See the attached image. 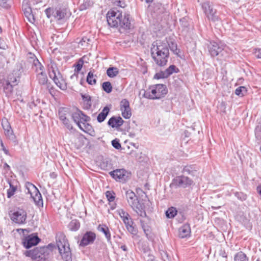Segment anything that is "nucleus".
<instances>
[{
  "label": "nucleus",
  "mask_w": 261,
  "mask_h": 261,
  "mask_svg": "<svg viewBox=\"0 0 261 261\" xmlns=\"http://www.w3.org/2000/svg\"><path fill=\"white\" fill-rule=\"evenodd\" d=\"M90 41V39L87 37H83L79 42V44L81 45L82 46H85L86 44H88V42Z\"/></svg>",
  "instance_id": "nucleus-56"
},
{
  "label": "nucleus",
  "mask_w": 261,
  "mask_h": 261,
  "mask_svg": "<svg viewBox=\"0 0 261 261\" xmlns=\"http://www.w3.org/2000/svg\"><path fill=\"white\" fill-rule=\"evenodd\" d=\"M10 188L7 190V197L11 198L15 193L17 190V187L14 186L11 181H8Z\"/></svg>",
  "instance_id": "nucleus-38"
},
{
  "label": "nucleus",
  "mask_w": 261,
  "mask_h": 261,
  "mask_svg": "<svg viewBox=\"0 0 261 261\" xmlns=\"http://www.w3.org/2000/svg\"><path fill=\"white\" fill-rule=\"evenodd\" d=\"M57 246L64 261H72V253L69 244L62 232H58L56 237Z\"/></svg>",
  "instance_id": "nucleus-2"
},
{
  "label": "nucleus",
  "mask_w": 261,
  "mask_h": 261,
  "mask_svg": "<svg viewBox=\"0 0 261 261\" xmlns=\"http://www.w3.org/2000/svg\"><path fill=\"white\" fill-rule=\"evenodd\" d=\"M202 8L208 20L214 22L219 20V17L216 15V10L213 9L209 2L203 3Z\"/></svg>",
  "instance_id": "nucleus-15"
},
{
  "label": "nucleus",
  "mask_w": 261,
  "mask_h": 261,
  "mask_svg": "<svg viewBox=\"0 0 261 261\" xmlns=\"http://www.w3.org/2000/svg\"><path fill=\"white\" fill-rule=\"evenodd\" d=\"M102 88L107 93H110L112 91V86L110 82H105L102 84Z\"/></svg>",
  "instance_id": "nucleus-41"
},
{
  "label": "nucleus",
  "mask_w": 261,
  "mask_h": 261,
  "mask_svg": "<svg viewBox=\"0 0 261 261\" xmlns=\"http://www.w3.org/2000/svg\"><path fill=\"white\" fill-rule=\"evenodd\" d=\"M130 108L129 107V101L126 99H123L120 102V110Z\"/></svg>",
  "instance_id": "nucleus-50"
},
{
  "label": "nucleus",
  "mask_w": 261,
  "mask_h": 261,
  "mask_svg": "<svg viewBox=\"0 0 261 261\" xmlns=\"http://www.w3.org/2000/svg\"><path fill=\"white\" fill-rule=\"evenodd\" d=\"M257 191L258 194L261 196V185L257 187Z\"/></svg>",
  "instance_id": "nucleus-64"
},
{
  "label": "nucleus",
  "mask_w": 261,
  "mask_h": 261,
  "mask_svg": "<svg viewBox=\"0 0 261 261\" xmlns=\"http://www.w3.org/2000/svg\"><path fill=\"white\" fill-rule=\"evenodd\" d=\"M119 73L117 68L114 67H109L107 71V74L110 77H114Z\"/></svg>",
  "instance_id": "nucleus-36"
},
{
  "label": "nucleus",
  "mask_w": 261,
  "mask_h": 261,
  "mask_svg": "<svg viewBox=\"0 0 261 261\" xmlns=\"http://www.w3.org/2000/svg\"><path fill=\"white\" fill-rule=\"evenodd\" d=\"M93 4V0H84L83 3L79 7V10L80 11L85 10L92 7Z\"/></svg>",
  "instance_id": "nucleus-34"
},
{
  "label": "nucleus",
  "mask_w": 261,
  "mask_h": 261,
  "mask_svg": "<svg viewBox=\"0 0 261 261\" xmlns=\"http://www.w3.org/2000/svg\"><path fill=\"white\" fill-rule=\"evenodd\" d=\"M121 114L123 118L125 119H129L132 116L131 109L128 108L124 109H121Z\"/></svg>",
  "instance_id": "nucleus-44"
},
{
  "label": "nucleus",
  "mask_w": 261,
  "mask_h": 261,
  "mask_svg": "<svg viewBox=\"0 0 261 261\" xmlns=\"http://www.w3.org/2000/svg\"><path fill=\"white\" fill-rule=\"evenodd\" d=\"M106 196L110 203L113 202L115 198V193L113 191H107L106 192Z\"/></svg>",
  "instance_id": "nucleus-43"
},
{
  "label": "nucleus",
  "mask_w": 261,
  "mask_h": 261,
  "mask_svg": "<svg viewBox=\"0 0 261 261\" xmlns=\"http://www.w3.org/2000/svg\"><path fill=\"white\" fill-rule=\"evenodd\" d=\"M191 228L189 224H184L179 229V236L181 238H185L189 236Z\"/></svg>",
  "instance_id": "nucleus-24"
},
{
  "label": "nucleus",
  "mask_w": 261,
  "mask_h": 261,
  "mask_svg": "<svg viewBox=\"0 0 261 261\" xmlns=\"http://www.w3.org/2000/svg\"><path fill=\"white\" fill-rule=\"evenodd\" d=\"M22 10L25 16L27 18L28 21L31 23H33L35 21V18L33 14H32L31 8L28 6L27 4H23Z\"/></svg>",
  "instance_id": "nucleus-23"
},
{
  "label": "nucleus",
  "mask_w": 261,
  "mask_h": 261,
  "mask_svg": "<svg viewBox=\"0 0 261 261\" xmlns=\"http://www.w3.org/2000/svg\"><path fill=\"white\" fill-rule=\"evenodd\" d=\"M38 72H36L37 73L36 78L37 80L40 85H46L48 88L49 86H48V79L45 72L44 71V66H43L42 68L40 67H38Z\"/></svg>",
  "instance_id": "nucleus-20"
},
{
  "label": "nucleus",
  "mask_w": 261,
  "mask_h": 261,
  "mask_svg": "<svg viewBox=\"0 0 261 261\" xmlns=\"http://www.w3.org/2000/svg\"><path fill=\"white\" fill-rule=\"evenodd\" d=\"M12 0H0V6L5 9H9L11 7Z\"/></svg>",
  "instance_id": "nucleus-40"
},
{
  "label": "nucleus",
  "mask_w": 261,
  "mask_h": 261,
  "mask_svg": "<svg viewBox=\"0 0 261 261\" xmlns=\"http://www.w3.org/2000/svg\"><path fill=\"white\" fill-rule=\"evenodd\" d=\"M5 134L9 139L15 141V136L13 133L12 128L8 130L5 131Z\"/></svg>",
  "instance_id": "nucleus-47"
},
{
  "label": "nucleus",
  "mask_w": 261,
  "mask_h": 261,
  "mask_svg": "<svg viewBox=\"0 0 261 261\" xmlns=\"http://www.w3.org/2000/svg\"><path fill=\"white\" fill-rule=\"evenodd\" d=\"M41 241L37 234L32 233L25 237L23 240L22 244L23 246L29 249L34 246L37 245Z\"/></svg>",
  "instance_id": "nucleus-16"
},
{
  "label": "nucleus",
  "mask_w": 261,
  "mask_h": 261,
  "mask_svg": "<svg viewBox=\"0 0 261 261\" xmlns=\"http://www.w3.org/2000/svg\"><path fill=\"white\" fill-rule=\"evenodd\" d=\"M72 118L79 127L81 126L84 122H89L91 119L90 117L87 116L82 111L79 110H77L72 114Z\"/></svg>",
  "instance_id": "nucleus-17"
},
{
  "label": "nucleus",
  "mask_w": 261,
  "mask_h": 261,
  "mask_svg": "<svg viewBox=\"0 0 261 261\" xmlns=\"http://www.w3.org/2000/svg\"><path fill=\"white\" fill-rule=\"evenodd\" d=\"M67 13V8L63 4H59L56 7H49L45 10V13L48 18L53 17L56 20L64 19Z\"/></svg>",
  "instance_id": "nucleus-4"
},
{
  "label": "nucleus",
  "mask_w": 261,
  "mask_h": 261,
  "mask_svg": "<svg viewBox=\"0 0 261 261\" xmlns=\"http://www.w3.org/2000/svg\"><path fill=\"white\" fill-rule=\"evenodd\" d=\"M15 69L17 70V72H15V74L17 75V77H19V75L23 71L22 65L21 63L16 64Z\"/></svg>",
  "instance_id": "nucleus-51"
},
{
  "label": "nucleus",
  "mask_w": 261,
  "mask_h": 261,
  "mask_svg": "<svg viewBox=\"0 0 261 261\" xmlns=\"http://www.w3.org/2000/svg\"><path fill=\"white\" fill-rule=\"evenodd\" d=\"M96 239V234L91 231H87L83 236L80 242L79 246L85 247L89 245L92 244Z\"/></svg>",
  "instance_id": "nucleus-18"
},
{
  "label": "nucleus",
  "mask_w": 261,
  "mask_h": 261,
  "mask_svg": "<svg viewBox=\"0 0 261 261\" xmlns=\"http://www.w3.org/2000/svg\"><path fill=\"white\" fill-rule=\"evenodd\" d=\"M13 74H10L8 79L0 80V89L2 90L7 97L10 96L13 92L14 86L18 84V80L16 77L13 79Z\"/></svg>",
  "instance_id": "nucleus-6"
},
{
  "label": "nucleus",
  "mask_w": 261,
  "mask_h": 261,
  "mask_svg": "<svg viewBox=\"0 0 261 261\" xmlns=\"http://www.w3.org/2000/svg\"><path fill=\"white\" fill-rule=\"evenodd\" d=\"M125 195L128 204L133 209H135L136 205L139 204L138 198L135 193L132 190H128L126 192Z\"/></svg>",
  "instance_id": "nucleus-19"
},
{
  "label": "nucleus",
  "mask_w": 261,
  "mask_h": 261,
  "mask_svg": "<svg viewBox=\"0 0 261 261\" xmlns=\"http://www.w3.org/2000/svg\"><path fill=\"white\" fill-rule=\"evenodd\" d=\"M141 206L138 204V205H136V208L135 209H133L140 216L142 217H146V212L143 210L141 207Z\"/></svg>",
  "instance_id": "nucleus-45"
},
{
  "label": "nucleus",
  "mask_w": 261,
  "mask_h": 261,
  "mask_svg": "<svg viewBox=\"0 0 261 261\" xmlns=\"http://www.w3.org/2000/svg\"><path fill=\"white\" fill-rule=\"evenodd\" d=\"M117 213L125 224L127 230L133 234H136L137 230L133 226L134 222L129 215L123 209L117 210Z\"/></svg>",
  "instance_id": "nucleus-12"
},
{
  "label": "nucleus",
  "mask_w": 261,
  "mask_h": 261,
  "mask_svg": "<svg viewBox=\"0 0 261 261\" xmlns=\"http://www.w3.org/2000/svg\"><path fill=\"white\" fill-rule=\"evenodd\" d=\"M110 109L108 107L106 106L103 108L102 111L98 115L97 120L98 122L101 123L106 119L107 116L109 114Z\"/></svg>",
  "instance_id": "nucleus-29"
},
{
  "label": "nucleus",
  "mask_w": 261,
  "mask_h": 261,
  "mask_svg": "<svg viewBox=\"0 0 261 261\" xmlns=\"http://www.w3.org/2000/svg\"><path fill=\"white\" fill-rule=\"evenodd\" d=\"M124 122L120 116H113L108 120V125L113 128L117 129L123 125Z\"/></svg>",
  "instance_id": "nucleus-21"
},
{
  "label": "nucleus",
  "mask_w": 261,
  "mask_h": 261,
  "mask_svg": "<svg viewBox=\"0 0 261 261\" xmlns=\"http://www.w3.org/2000/svg\"><path fill=\"white\" fill-rule=\"evenodd\" d=\"M11 219L12 221L19 225L25 224L27 213L23 209L18 208L11 214Z\"/></svg>",
  "instance_id": "nucleus-14"
},
{
  "label": "nucleus",
  "mask_w": 261,
  "mask_h": 261,
  "mask_svg": "<svg viewBox=\"0 0 261 261\" xmlns=\"http://www.w3.org/2000/svg\"><path fill=\"white\" fill-rule=\"evenodd\" d=\"M68 109L66 108H60L58 111L59 119L62 121L65 119L66 114L68 113Z\"/></svg>",
  "instance_id": "nucleus-39"
},
{
  "label": "nucleus",
  "mask_w": 261,
  "mask_h": 261,
  "mask_svg": "<svg viewBox=\"0 0 261 261\" xmlns=\"http://www.w3.org/2000/svg\"><path fill=\"white\" fill-rule=\"evenodd\" d=\"M255 135L256 138L261 139V124L256 126L255 129Z\"/></svg>",
  "instance_id": "nucleus-53"
},
{
  "label": "nucleus",
  "mask_w": 261,
  "mask_h": 261,
  "mask_svg": "<svg viewBox=\"0 0 261 261\" xmlns=\"http://www.w3.org/2000/svg\"><path fill=\"white\" fill-rule=\"evenodd\" d=\"M149 258L146 261H157L155 260V257L152 255H149Z\"/></svg>",
  "instance_id": "nucleus-61"
},
{
  "label": "nucleus",
  "mask_w": 261,
  "mask_h": 261,
  "mask_svg": "<svg viewBox=\"0 0 261 261\" xmlns=\"http://www.w3.org/2000/svg\"><path fill=\"white\" fill-rule=\"evenodd\" d=\"M2 126L4 130V132L11 128L10 124L6 118H3L2 120Z\"/></svg>",
  "instance_id": "nucleus-46"
},
{
  "label": "nucleus",
  "mask_w": 261,
  "mask_h": 261,
  "mask_svg": "<svg viewBox=\"0 0 261 261\" xmlns=\"http://www.w3.org/2000/svg\"><path fill=\"white\" fill-rule=\"evenodd\" d=\"M81 96L82 97L83 100L84 101H87V102H90L91 101V97L88 95L81 94Z\"/></svg>",
  "instance_id": "nucleus-57"
},
{
  "label": "nucleus",
  "mask_w": 261,
  "mask_h": 261,
  "mask_svg": "<svg viewBox=\"0 0 261 261\" xmlns=\"http://www.w3.org/2000/svg\"><path fill=\"white\" fill-rule=\"evenodd\" d=\"M50 246L51 244L47 246L36 247L33 250L26 251L24 254L35 261H47L51 252L48 249Z\"/></svg>",
  "instance_id": "nucleus-3"
},
{
  "label": "nucleus",
  "mask_w": 261,
  "mask_h": 261,
  "mask_svg": "<svg viewBox=\"0 0 261 261\" xmlns=\"http://www.w3.org/2000/svg\"><path fill=\"white\" fill-rule=\"evenodd\" d=\"M234 261H248V258L243 252L240 251L235 254Z\"/></svg>",
  "instance_id": "nucleus-35"
},
{
  "label": "nucleus",
  "mask_w": 261,
  "mask_h": 261,
  "mask_svg": "<svg viewBox=\"0 0 261 261\" xmlns=\"http://www.w3.org/2000/svg\"><path fill=\"white\" fill-rule=\"evenodd\" d=\"M1 147H2V148L3 149V150L4 151V152L6 154H9V150L8 149H7L5 146H4V145L2 141H1Z\"/></svg>",
  "instance_id": "nucleus-59"
},
{
  "label": "nucleus",
  "mask_w": 261,
  "mask_h": 261,
  "mask_svg": "<svg viewBox=\"0 0 261 261\" xmlns=\"http://www.w3.org/2000/svg\"><path fill=\"white\" fill-rule=\"evenodd\" d=\"M27 193L31 195L36 205L39 207L43 206V199L41 193L36 187L33 184L27 182L25 184Z\"/></svg>",
  "instance_id": "nucleus-8"
},
{
  "label": "nucleus",
  "mask_w": 261,
  "mask_h": 261,
  "mask_svg": "<svg viewBox=\"0 0 261 261\" xmlns=\"http://www.w3.org/2000/svg\"><path fill=\"white\" fill-rule=\"evenodd\" d=\"M111 176L116 181L125 183L131 177V173L125 169H117L109 173Z\"/></svg>",
  "instance_id": "nucleus-10"
},
{
  "label": "nucleus",
  "mask_w": 261,
  "mask_h": 261,
  "mask_svg": "<svg viewBox=\"0 0 261 261\" xmlns=\"http://www.w3.org/2000/svg\"><path fill=\"white\" fill-rule=\"evenodd\" d=\"M122 13L119 11L111 10L107 14V20L108 25L112 28L118 27Z\"/></svg>",
  "instance_id": "nucleus-13"
},
{
  "label": "nucleus",
  "mask_w": 261,
  "mask_h": 261,
  "mask_svg": "<svg viewBox=\"0 0 261 261\" xmlns=\"http://www.w3.org/2000/svg\"><path fill=\"white\" fill-rule=\"evenodd\" d=\"M118 26L125 30L131 29L132 24L129 14H125L123 18H122V16L120 18Z\"/></svg>",
  "instance_id": "nucleus-22"
},
{
  "label": "nucleus",
  "mask_w": 261,
  "mask_h": 261,
  "mask_svg": "<svg viewBox=\"0 0 261 261\" xmlns=\"http://www.w3.org/2000/svg\"><path fill=\"white\" fill-rule=\"evenodd\" d=\"M112 145L115 148L117 149H120L121 147L119 141L117 139H115L112 141Z\"/></svg>",
  "instance_id": "nucleus-54"
},
{
  "label": "nucleus",
  "mask_w": 261,
  "mask_h": 261,
  "mask_svg": "<svg viewBox=\"0 0 261 261\" xmlns=\"http://www.w3.org/2000/svg\"><path fill=\"white\" fill-rule=\"evenodd\" d=\"M178 215H180L181 216V220L182 221H184L186 219V217L184 216V213L182 212H179L178 213Z\"/></svg>",
  "instance_id": "nucleus-63"
},
{
  "label": "nucleus",
  "mask_w": 261,
  "mask_h": 261,
  "mask_svg": "<svg viewBox=\"0 0 261 261\" xmlns=\"http://www.w3.org/2000/svg\"><path fill=\"white\" fill-rule=\"evenodd\" d=\"M193 181L188 176L183 175L174 178L170 185V188L181 187L186 188L192 185Z\"/></svg>",
  "instance_id": "nucleus-11"
},
{
  "label": "nucleus",
  "mask_w": 261,
  "mask_h": 261,
  "mask_svg": "<svg viewBox=\"0 0 261 261\" xmlns=\"http://www.w3.org/2000/svg\"><path fill=\"white\" fill-rule=\"evenodd\" d=\"M63 123L64 125L69 130H71L72 129V126L71 124L70 123L69 120L66 118L65 119H64L62 120Z\"/></svg>",
  "instance_id": "nucleus-55"
},
{
  "label": "nucleus",
  "mask_w": 261,
  "mask_h": 261,
  "mask_svg": "<svg viewBox=\"0 0 261 261\" xmlns=\"http://www.w3.org/2000/svg\"><path fill=\"white\" fill-rule=\"evenodd\" d=\"M177 214L178 212L176 208L173 206L168 208L165 213L166 216L169 219L174 218L175 216L177 215Z\"/></svg>",
  "instance_id": "nucleus-31"
},
{
  "label": "nucleus",
  "mask_w": 261,
  "mask_h": 261,
  "mask_svg": "<svg viewBox=\"0 0 261 261\" xmlns=\"http://www.w3.org/2000/svg\"><path fill=\"white\" fill-rule=\"evenodd\" d=\"M234 194L235 196L241 201H244L247 199V195L243 192H236Z\"/></svg>",
  "instance_id": "nucleus-49"
},
{
  "label": "nucleus",
  "mask_w": 261,
  "mask_h": 261,
  "mask_svg": "<svg viewBox=\"0 0 261 261\" xmlns=\"http://www.w3.org/2000/svg\"><path fill=\"white\" fill-rule=\"evenodd\" d=\"M191 133L187 130H186L184 132V135L185 137H189L190 136Z\"/></svg>",
  "instance_id": "nucleus-62"
},
{
  "label": "nucleus",
  "mask_w": 261,
  "mask_h": 261,
  "mask_svg": "<svg viewBox=\"0 0 261 261\" xmlns=\"http://www.w3.org/2000/svg\"><path fill=\"white\" fill-rule=\"evenodd\" d=\"M161 42H166L167 47L169 49V48L170 49V50L173 51V53L174 54L177 55L178 53L179 52V50L177 48V44L174 42V41H168L167 40V38H166L165 39L162 40Z\"/></svg>",
  "instance_id": "nucleus-27"
},
{
  "label": "nucleus",
  "mask_w": 261,
  "mask_h": 261,
  "mask_svg": "<svg viewBox=\"0 0 261 261\" xmlns=\"http://www.w3.org/2000/svg\"><path fill=\"white\" fill-rule=\"evenodd\" d=\"M80 227V223L77 220H72L68 225L69 229L71 231H77Z\"/></svg>",
  "instance_id": "nucleus-33"
},
{
  "label": "nucleus",
  "mask_w": 261,
  "mask_h": 261,
  "mask_svg": "<svg viewBox=\"0 0 261 261\" xmlns=\"http://www.w3.org/2000/svg\"><path fill=\"white\" fill-rule=\"evenodd\" d=\"M28 57L30 60V62H32L33 66L36 67L35 71L38 72V67H40L41 68L43 67V65L39 62L38 59L36 58L34 54L29 53L28 54Z\"/></svg>",
  "instance_id": "nucleus-26"
},
{
  "label": "nucleus",
  "mask_w": 261,
  "mask_h": 261,
  "mask_svg": "<svg viewBox=\"0 0 261 261\" xmlns=\"http://www.w3.org/2000/svg\"><path fill=\"white\" fill-rule=\"evenodd\" d=\"M179 71V69L176 67L175 65H170L167 69L164 70L167 77H169L173 73H177Z\"/></svg>",
  "instance_id": "nucleus-37"
},
{
  "label": "nucleus",
  "mask_w": 261,
  "mask_h": 261,
  "mask_svg": "<svg viewBox=\"0 0 261 261\" xmlns=\"http://www.w3.org/2000/svg\"><path fill=\"white\" fill-rule=\"evenodd\" d=\"M84 61L82 59H80L76 65H75L74 72L79 73L82 69L83 66Z\"/></svg>",
  "instance_id": "nucleus-48"
},
{
  "label": "nucleus",
  "mask_w": 261,
  "mask_h": 261,
  "mask_svg": "<svg viewBox=\"0 0 261 261\" xmlns=\"http://www.w3.org/2000/svg\"><path fill=\"white\" fill-rule=\"evenodd\" d=\"M247 92V89L244 86H240L235 90V94L239 96H243Z\"/></svg>",
  "instance_id": "nucleus-42"
},
{
  "label": "nucleus",
  "mask_w": 261,
  "mask_h": 261,
  "mask_svg": "<svg viewBox=\"0 0 261 261\" xmlns=\"http://www.w3.org/2000/svg\"><path fill=\"white\" fill-rule=\"evenodd\" d=\"M167 77H168L166 75L165 72H164V71L156 73L154 75V79H164V78H167Z\"/></svg>",
  "instance_id": "nucleus-52"
},
{
  "label": "nucleus",
  "mask_w": 261,
  "mask_h": 261,
  "mask_svg": "<svg viewBox=\"0 0 261 261\" xmlns=\"http://www.w3.org/2000/svg\"><path fill=\"white\" fill-rule=\"evenodd\" d=\"M151 91H145L144 97L150 99H158L163 97L168 92L166 86L164 84H156L152 86Z\"/></svg>",
  "instance_id": "nucleus-5"
},
{
  "label": "nucleus",
  "mask_w": 261,
  "mask_h": 261,
  "mask_svg": "<svg viewBox=\"0 0 261 261\" xmlns=\"http://www.w3.org/2000/svg\"><path fill=\"white\" fill-rule=\"evenodd\" d=\"M254 54L256 58H261V48L256 49Z\"/></svg>",
  "instance_id": "nucleus-58"
},
{
  "label": "nucleus",
  "mask_w": 261,
  "mask_h": 261,
  "mask_svg": "<svg viewBox=\"0 0 261 261\" xmlns=\"http://www.w3.org/2000/svg\"><path fill=\"white\" fill-rule=\"evenodd\" d=\"M48 70L49 77L53 79L54 83L62 90H65L66 88V86L64 82L62 80L60 81L58 76L60 75V73L57 68L56 64L52 61L48 64Z\"/></svg>",
  "instance_id": "nucleus-7"
},
{
  "label": "nucleus",
  "mask_w": 261,
  "mask_h": 261,
  "mask_svg": "<svg viewBox=\"0 0 261 261\" xmlns=\"http://www.w3.org/2000/svg\"><path fill=\"white\" fill-rule=\"evenodd\" d=\"M3 168L7 171H8L10 170V167L7 163L4 164Z\"/></svg>",
  "instance_id": "nucleus-60"
},
{
  "label": "nucleus",
  "mask_w": 261,
  "mask_h": 261,
  "mask_svg": "<svg viewBox=\"0 0 261 261\" xmlns=\"http://www.w3.org/2000/svg\"><path fill=\"white\" fill-rule=\"evenodd\" d=\"M96 77V75H94L93 72L92 71H90L88 73V75L86 79V82L89 85H93L96 84V79L94 77Z\"/></svg>",
  "instance_id": "nucleus-32"
},
{
  "label": "nucleus",
  "mask_w": 261,
  "mask_h": 261,
  "mask_svg": "<svg viewBox=\"0 0 261 261\" xmlns=\"http://www.w3.org/2000/svg\"><path fill=\"white\" fill-rule=\"evenodd\" d=\"M97 230L104 233L107 241L111 242V235L108 227L105 224H99L97 226Z\"/></svg>",
  "instance_id": "nucleus-25"
},
{
  "label": "nucleus",
  "mask_w": 261,
  "mask_h": 261,
  "mask_svg": "<svg viewBox=\"0 0 261 261\" xmlns=\"http://www.w3.org/2000/svg\"><path fill=\"white\" fill-rule=\"evenodd\" d=\"M166 44L165 42L155 41L151 45L150 49L151 57L159 66H164L168 62L169 51Z\"/></svg>",
  "instance_id": "nucleus-1"
},
{
  "label": "nucleus",
  "mask_w": 261,
  "mask_h": 261,
  "mask_svg": "<svg viewBox=\"0 0 261 261\" xmlns=\"http://www.w3.org/2000/svg\"><path fill=\"white\" fill-rule=\"evenodd\" d=\"M225 47V45L215 41H211L207 45L208 52L212 57L219 55L222 57H226Z\"/></svg>",
  "instance_id": "nucleus-9"
},
{
  "label": "nucleus",
  "mask_w": 261,
  "mask_h": 261,
  "mask_svg": "<svg viewBox=\"0 0 261 261\" xmlns=\"http://www.w3.org/2000/svg\"><path fill=\"white\" fill-rule=\"evenodd\" d=\"M197 172V168L195 165H188L185 166L183 170L182 173L186 175H191L194 176Z\"/></svg>",
  "instance_id": "nucleus-28"
},
{
  "label": "nucleus",
  "mask_w": 261,
  "mask_h": 261,
  "mask_svg": "<svg viewBox=\"0 0 261 261\" xmlns=\"http://www.w3.org/2000/svg\"><path fill=\"white\" fill-rule=\"evenodd\" d=\"M79 128L82 131L89 134L90 135H93L94 133V130L93 127L87 122H84L81 126H79Z\"/></svg>",
  "instance_id": "nucleus-30"
}]
</instances>
